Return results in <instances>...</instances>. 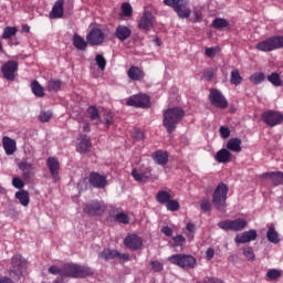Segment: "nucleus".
I'll return each instance as SVG.
<instances>
[{"label":"nucleus","instance_id":"obj_52","mask_svg":"<svg viewBox=\"0 0 283 283\" xmlns=\"http://www.w3.org/2000/svg\"><path fill=\"white\" fill-rule=\"evenodd\" d=\"M190 23H200L202 21V11H193Z\"/></svg>","mask_w":283,"mask_h":283},{"label":"nucleus","instance_id":"obj_31","mask_svg":"<svg viewBox=\"0 0 283 283\" xmlns=\"http://www.w3.org/2000/svg\"><path fill=\"white\" fill-rule=\"evenodd\" d=\"M127 74L132 81H142V78H145V73L138 66H130Z\"/></svg>","mask_w":283,"mask_h":283},{"label":"nucleus","instance_id":"obj_39","mask_svg":"<svg viewBox=\"0 0 283 283\" xmlns=\"http://www.w3.org/2000/svg\"><path fill=\"white\" fill-rule=\"evenodd\" d=\"M212 28H214L216 30H222V28H229V21H227V19L216 18L212 21Z\"/></svg>","mask_w":283,"mask_h":283},{"label":"nucleus","instance_id":"obj_64","mask_svg":"<svg viewBox=\"0 0 283 283\" xmlns=\"http://www.w3.org/2000/svg\"><path fill=\"white\" fill-rule=\"evenodd\" d=\"M187 231H189L190 233H196V224L193 223H188L186 227Z\"/></svg>","mask_w":283,"mask_h":283},{"label":"nucleus","instance_id":"obj_8","mask_svg":"<svg viewBox=\"0 0 283 283\" xmlns=\"http://www.w3.org/2000/svg\"><path fill=\"white\" fill-rule=\"evenodd\" d=\"M247 220L235 219V220H224L218 223L219 229L223 231H242L247 227Z\"/></svg>","mask_w":283,"mask_h":283},{"label":"nucleus","instance_id":"obj_30","mask_svg":"<svg viewBox=\"0 0 283 283\" xmlns=\"http://www.w3.org/2000/svg\"><path fill=\"white\" fill-rule=\"evenodd\" d=\"M214 160H217V163H230L231 161V151H229L227 148H222L220 149L216 156H214Z\"/></svg>","mask_w":283,"mask_h":283},{"label":"nucleus","instance_id":"obj_48","mask_svg":"<svg viewBox=\"0 0 283 283\" xmlns=\"http://www.w3.org/2000/svg\"><path fill=\"white\" fill-rule=\"evenodd\" d=\"M264 78V73H254L252 76H250V81L254 83V85H260V83H263Z\"/></svg>","mask_w":283,"mask_h":283},{"label":"nucleus","instance_id":"obj_15","mask_svg":"<svg viewBox=\"0 0 283 283\" xmlns=\"http://www.w3.org/2000/svg\"><path fill=\"white\" fill-rule=\"evenodd\" d=\"M88 182L92 187H95V189H105V187H107V177L98 172H91Z\"/></svg>","mask_w":283,"mask_h":283},{"label":"nucleus","instance_id":"obj_56","mask_svg":"<svg viewBox=\"0 0 283 283\" xmlns=\"http://www.w3.org/2000/svg\"><path fill=\"white\" fill-rule=\"evenodd\" d=\"M12 185L15 187V189H23V187H25V184L19 177H14L12 179Z\"/></svg>","mask_w":283,"mask_h":283},{"label":"nucleus","instance_id":"obj_43","mask_svg":"<svg viewBox=\"0 0 283 283\" xmlns=\"http://www.w3.org/2000/svg\"><path fill=\"white\" fill-rule=\"evenodd\" d=\"M95 62H96L97 67L102 72H105V67L107 66V60H105V56H103V54H97L95 56Z\"/></svg>","mask_w":283,"mask_h":283},{"label":"nucleus","instance_id":"obj_28","mask_svg":"<svg viewBox=\"0 0 283 283\" xmlns=\"http://www.w3.org/2000/svg\"><path fill=\"white\" fill-rule=\"evenodd\" d=\"M86 116L87 118H90V120L95 123V125H98L103 122V119L101 118V114L98 113V108H96V106H90L86 111Z\"/></svg>","mask_w":283,"mask_h":283},{"label":"nucleus","instance_id":"obj_46","mask_svg":"<svg viewBox=\"0 0 283 283\" xmlns=\"http://www.w3.org/2000/svg\"><path fill=\"white\" fill-rule=\"evenodd\" d=\"M17 28L15 27H7L3 30L2 39H10L17 34Z\"/></svg>","mask_w":283,"mask_h":283},{"label":"nucleus","instance_id":"obj_51","mask_svg":"<svg viewBox=\"0 0 283 283\" xmlns=\"http://www.w3.org/2000/svg\"><path fill=\"white\" fill-rule=\"evenodd\" d=\"M200 209L201 211H203L205 213H207V211H211V201H209V199H203L200 202Z\"/></svg>","mask_w":283,"mask_h":283},{"label":"nucleus","instance_id":"obj_22","mask_svg":"<svg viewBox=\"0 0 283 283\" xmlns=\"http://www.w3.org/2000/svg\"><path fill=\"white\" fill-rule=\"evenodd\" d=\"M18 167L22 171V177L24 180H30L34 176V165L24 160L21 161Z\"/></svg>","mask_w":283,"mask_h":283},{"label":"nucleus","instance_id":"obj_41","mask_svg":"<svg viewBox=\"0 0 283 283\" xmlns=\"http://www.w3.org/2000/svg\"><path fill=\"white\" fill-rule=\"evenodd\" d=\"M266 277H268V281H271V282L275 280H280V277H282V271L276 269L269 270L266 272Z\"/></svg>","mask_w":283,"mask_h":283},{"label":"nucleus","instance_id":"obj_35","mask_svg":"<svg viewBox=\"0 0 283 283\" xmlns=\"http://www.w3.org/2000/svg\"><path fill=\"white\" fill-rule=\"evenodd\" d=\"M15 198L17 200H19L22 207H28V205H30V193L25 190H20L15 192Z\"/></svg>","mask_w":283,"mask_h":283},{"label":"nucleus","instance_id":"obj_12","mask_svg":"<svg viewBox=\"0 0 283 283\" xmlns=\"http://www.w3.org/2000/svg\"><path fill=\"white\" fill-rule=\"evenodd\" d=\"M124 245L130 251H140L143 249V238L134 233L128 234L124 239Z\"/></svg>","mask_w":283,"mask_h":283},{"label":"nucleus","instance_id":"obj_55","mask_svg":"<svg viewBox=\"0 0 283 283\" xmlns=\"http://www.w3.org/2000/svg\"><path fill=\"white\" fill-rule=\"evenodd\" d=\"M243 255L248 259V260H255V253H253V248H244L243 249Z\"/></svg>","mask_w":283,"mask_h":283},{"label":"nucleus","instance_id":"obj_19","mask_svg":"<svg viewBox=\"0 0 283 283\" xmlns=\"http://www.w3.org/2000/svg\"><path fill=\"white\" fill-rule=\"evenodd\" d=\"M262 178L271 180L273 187H280V185H283V171L263 172Z\"/></svg>","mask_w":283,"mask_h":283},{"label":"nucleus","instance_id":"obj_47","mask_svg":"<svg viewBox=\"0 0 283 283\" xmlns=\"http://www.w3.org/2000/svg\"><path fill=\"white\" fill-rule=\"evenodd\" d=\"M165 206L168 211H178L180 209V203L176 199H170Z\"/></svg>","mask_w":283,"mask_h":283},{"label":"nucleus","instance_id":"obj_10","mask_svg":"<svg viewBox=\"0 0 283 283\" xmlns=\"http://www.w3.org/2000/svg\"><path fill=\"white\" fill-rule=\"evenodd\" d=\"M151 99L146 94H138L129 97L127 99V105L130 107H142V109H147L150 107Z\"/></svg>","mask_w":283,"mask_h":283},{"label":"nucleus","instance_id":"obj_44","mask_svg":"<svg viewBox=\"0 0 283 283\" xmlns=\"http://www.w3.org/2000/svg\"><path fill=\"white\" fill-rule=\"evenodd\" d=\"M268 81L272 83L275 87L282 86V80L280 78V74L272 73L268 76Z\"/></svg>","mask_w":283,"mask_h":283},{"label":"nucleus","instance_id":"obj_7","mask_svg":"<svg viewBox=\"0 0 283 283\" xmlns=\"http://www.w3.org/2000/svg\"><path fill=\"white\" fill-rule=\"evenodd\" d=\"M283 48V35L270 36L255 45L259 52H273L274 50H282Z\"/></svg>","mask_w":283,"mask_h":283},{"label":"nucleus","instance_id":"obj_61","mask_svg":"<svg viewBox=\"0 0 283 283\" xmlns=\"http://www.w3.org/2000/svg\"><path fill=\"white\" fill-rule=\"evenodd\" d=\"M213 255H216V251L213 250V248H209L206 251V258L207 260H213Z\"/></svg>","mask_w":283,"mask_h":283},{"label":"nucleus","instance_id":"obj_4","mask_svg":"<svg viewBox=\"0 0 283 283\" xmlns=\"http://www.w3.org/2000/svg\"><path fill=\"white\" fill-rule=\"evenodd\" d=\"M168 262L175 266H179V269H184V271H189L198 266V261H196L193 255L185 253L172 254L168 258Z\"/></svg>","mask_w":283,"mask_h":283},{"label":"nucleus","instance_id":"obj_57","mask_svg":"<svg viewBox=\"0 0 283 283\" xmlns=\"http://www.w3.org/2000/svg\"><path fill=\"white\" fill-rule=\"evenodd\" d=\"M219 132L221 134V137L223 138H229L231 136V130L229 129V127L221 126Z\"/></svg>","mask_w":283,"mask_h":283},{"label":"nucleus","instance_id":"obj_17","mask_svg":"<svg viewBox=\"0 0 283 283\" xmlns=\"http://www.w3.org/2000/svg\"><path fill=\"white\" fill-rule=\"evenodd\" d=\"M84 213L88 216H101V213H105V207L98 201H91L85 205Z\"/></svg>","mask_w":283,"mask_h":283},{"label":"nucleus","instance_id":"obj_16","mask_svg":"<svg viewBox=\"0 0 283 283\" xmlns=\"http://www.w3.org/2000/svg\"><path fill=\"white\" fill-rule=\"evenodd\" d=\"M46 167L54 180H59V171H61V164L59 163V159L56 157H49L46 159Z\"/></svg>","mask_w":283,"mask_h":283},{"label":"nucleus","instance_id":"obj_20","mask_svg":"<svg viewBox=\"0 0 283 283\" xmlns=\"http://www.w3.org/2000/svg\"><path fill=\"white\" fill-rule=\"evenodd\" d=\"M138 28L139 30H151V28H154V15L151 14V12H144L138 23Z\"/></svg>","mask_w":283,"mask_h":283},{"label":"nucleus","instance_id":"obj_25","mask_svg":"<svg viewBox=\"0 0 283 283\" xmlns=\"http://www.w3.org/2000/svg\"><path fill=\"white\" fill-rule=\"evenodd\" d=\"M2 145L7 156H12L17 151V142L8 136L2 138Z\"/></svg>","mask_w":283,"mask_h":283},{"label":"nucleus","instance_id":"obj_59","mask_svg":"<svg viewBox=\"0 0 283 283\" xmlns=\"http://www.w3.org/2000/svg\"><path fill=\"white\" fill-rule=\"evenodd\" d=\"M161 233H165L167 238H171L174 235V230H171V228L168 226H165L161 228Z\"/></svg>","mask_w":283,"mask_h":283},{"label":"nucleus","instance_id":"obj_6","mask_svg":"<svg viewBox=\"0 0 283 283\" xmlns=\"http://www.w3.org/2000/svg\"><path fill=\"white\" fill-rule=\"evenodd\" d=\"M165 6H169L175 10L179 19H189L191 17V8H189V0H164Z\"/></svg>","mask_w":283,"mask_h":283},{"label":"nucleus","instance_id":"obj_38","mask_svg":"<svg viewBox=\"0 0 283 283\" xmlns=\"http://www.w3.org/2000/svg\"><path fill=\"white\" fill-rule=\"evenodd\" d=\"M62 85L61 80H51L48 82L46 90L48 92H60Z\"/></svg>","mask_w":283,"mask_h":283},{"label":"nucleus","instance_id":"obj_18","mask_svg":"<svg viewBox=\"0 0 283 283\" xmlns=\"http://www.w3.org/2000/svg\"><path fill=\"white\" fill-rule=\"evenodd\" d=\"M253 240H258V231L249 230L238 234L234 239V242L237 244H247V242H253Z\"/></svg>","mask_w":283,"mask_h":283},{"label":"nucleus","instance_id":"obj_37","mask_svg":"<svg viewBox=\"0 0 283 283\" xmlns=\"http://www.w3.org/2000/svg\"><path fill=\"white\" fill-rule=\"evenodd\" d=\"M31 91L33 92L34 96H38V98H43L45 96V93L43 92V86L38 81H33L31 83Z\"/></svg>","mask_w":283,"mask_h":283},{"label":"nucleus","instance_id":"obj_1","mask_svg":"<svg viewBox=\"0 0 283 283\" xmlns=\"http://www.w3.org/2000/svg\"><path fill=\"white\" fill-rule=\"evenodd\" d=\"M48 272L51 275H60L53 283H65V277L83 280L94 275V270H92V268L76 263H66L62 268H59V265H51Z\"/></svg>","mask_w":283,"mask_h":283},{"label":"nucleus","instance_id":"obj_14","mask_svg":"<svg viewBox=\"0 0 283 283\" xmlns=\"http://www.w3.org/2000/svg\"><path fill=\"white\" fill-rule=\"evenodd\" d=\"M19 70L17 61H8L1 67V72L7 81H14V73Z\"/></svg>","mask_w":283,"mask_h":283},{"label":"nucleus","instance_id":"obj_29","mask_svg":"<svg viewBox=\"0 0 283 283\" xmlns=\"http://www.w3.org/2000/svg\"><path fill=\"white\" fill-rule=\"evenodd\" d=\"M227 149L234 151V154H240V151H242V139L231 138L227 143Z\"/></svg>","mask_w":283,"mask_h":283},{"label":"nucleus","instance_id":"obj_45","mask_svg":"<svg viewBox=\"0 0 283 283\" xmlns=\"http://www.w3.org/2000/svg\"><path fill=\"white\" fill-rule=\"evenodd\" d=\"M134 14V9L129 2L122 3V15L123 17H132Z\"/></svg>","mask_w":283,"mask_h":283},{"label":"nucleus","instance_id":"obj_5","mask_svg":"<svg viewBox=\"0 0 283 283\" xmlns=\"http://www.w3.org/2000/svg\"><path fill=\"white\" fill-rule=\"evenodd\" d=\"M25 259L21 256V254H15L11 259V268L9 270V277L14 282H19L21 277H23V273H25Z\"/></svg>","mask_w":283,"mask_h":283},{"label":"nucleus","instance_id":"obj_54","mask_svg":"<svg viewBox=\"0 0 283 283\" xmlns=\"http://www.w3.org/2000/svg\"><path fill=\"white\" fill-rule=\"evenodd\" d=\"M174 247H182L185 244L186 239L182 234L176 235L172 238Z\"/></svg>","mask_w":283,"mask_h":283},{"label":"nucleus","instance_id":"obj_34","mask_svg":"<svg viewBox=\"0 0 283 283\" xmlns=\"http://www.w3.org/2000/svg\"><path fill=\"white\" fill-rule=\"evenodd\" d=\"M73 45L76 50H81L82 52L87 50V42L85 39L78 34H74L73 36Z\"/></svg>","mask_w":283,"mask_h":283},{"label":"nucleus","instance_id":"obj_13","mask_svg":"<svg viewBox=\"0 0 283 283\" xmlns=\"http://www.w3.org/2000/svg\"><path fill=\"white\" fill-rule=\"evenodd\" d=\"M86 41L90 45H103L105 42V33L101 29H93L87 35Z\"/></svg>","mask_w":283,"mask_h":283},{"label":"nucleus","instance_id":"obj_27","mask_svg":"<svg viewBox=\"0 0 283 283\" xmlns=\"http://www.w3.org/2000/svg\"><path fill=\"white\" fill-rule=\"evenodd\" d=\"M63 0H57L54 3L52 11L50 12L51 19H63Z\"/></svg>","mask_w":283,"mask_h":283},{"label":"nucleus","instance_id":"obj_24","mask_svg":"<svg viewBox=\"0 0 283 283\" xmlns=\"http://www.w3.org/2000/svg\"><path fill=\"white\" fill-rule=\"evenodd\" d=\"M92 149V139L87 135L81 136L80 143L76 146V150L80 154H87Z\"/></svg>","mask_w":283,"mask_h":283},{"label":"nucleus","instance_id":"obj_60","mask_svg":"<svg viewBox=\"0 0 283 283\" xmlns=\"http://www.w3.org/2000/svg\"><path fill=\"white\" fill-rule=\"evenodd\" d=\"M203 76H205V78H208V81H211V78H213V76H214L213 69L206 70L203 72Z\"/></svg>","mask_w":283,"mask_h":283},{"label":"nucleus","instance_id":"obj_42","mask_svg":"<svg viewBox=\"0 0 283 283\" xmlns=\"http://www.w3.org/2000/svg\"><path fill=\"white\" fill-rule=\"evenodd\" d=\"M106 127H109L112 123H114V114H112L109 111H104L102 122Z\"/></svg>","mask_w":283,"mask_h":283},{"label":"nucleus","instance_id":"obj_36","mask_svg":"<svg viewBox=\"0 0 283 283\" xmlns=\"http://www.w3.org/2000/svg\"><path fill=\"white\" fill-rule=\"evenodd\" d=\"M171 199V195L166 190H159L156 195V201L159 205H166Z\"/></svg>","mask_w":283,"mask_h":283},{"label":"nucleus","instance_id":"obj_2","mask_svg":"<svg viewBox=\"0 0 283 283\" xmlns=\"http://www.w3.org/2000/svg\"><path fill=\"white\" fill-rule=\"evenodd\" d=\"M182 118H185V111L180 107H172L165 111L164 127H166L168 134H172L176 130V126Z\"/></svg>","mask_w":283,"mask_h":283},{"label":"nucleus","instance_id":"obj_23","mask_svg":"<svg viewBox=\"0 0 283 283\" xmlns=\"http://www.w3.org/2000/svg\"><path fill=\"white\" fill-rule=\"evenodd\" d=\"M151 157L160 167H165L167 163H169V153H167V150H156L153 153Z\"/></svg>","mask_w":283,"mask_h":283},{"label":"nucleus","instance_id":"obj_49","mask_svg":"<svg viewBox=\"0 0 283 283\" xmlns=\"http://www.w3.org/2000/svg\"><path fill=\"white\" fill-rule=\"evenodd\" d=\"M116 222H120V224H129V217L125 212H119L115 216Z\"/></svg>","mask_w":283,"mask_h":283},{"label":"nucleus","instance_id":"obj_53","mask_svg":"<svg viewBox=\"0 0 283 283\" xmlns=\"http://www.w3.org/2000/svg\"><path fill=\"white\" fill-rule=\"evenodd\" d=\"M39 118L41 123H48L52 118V112H41Z\"/></svg>","mask_w":283,"mask_h":283},{"label":"nucleus","instance_id":"obj_3","mask_svg":"<svg viewBox=\"0 0 283 283\" xmlns=\"http://www.w3.org/2000/svg\"><path fill=\"white\" fill-rule=\"evenodd\" d=\"M229 193V187L227 184L221 182L217 186L212 195V205L221 213L227 212V196Z\"/></svg>","mask_w":283,"mask_h":283},{"label":"nucleus","instance_id":"obj_58","mask_svg":"<svg viewBox=\"0 0 283 283\" xmlns=\"http://www.w3.org/2000/svg\"><path fill=\"white\" fill-rule=\"evenodd\" d=\"M217 54L216 48H206V56L213 59Z\"/></svg>","mask_w":283,"mask_h":283},{"label":"nucleus","instance_id":"obj_11","mask_svg":"<svg viewBox=\"0 0 283 283\" xmlns=\"http://www.w3.org/2000/svg\"><path fill=\"white\" fill-rule=\"evenodd\" d=\"M262 119L265 125L270 127H275L276 125H282L283 114L276 111H266L262 114Z\"/></svg>","mask_w":283,"mask_h":283},{"label":"nucleus","instance_id":"obj_63","mask_svg":"<svg viewBox=\"0 0 283 283\" xmlns=\"http://www.w3.org/2000/svg\"><path fill=\"white\" fill-rule=\"evenodd\" d=\"M117 258L119 260H122L123 262H127V261H129V253H123V254L119 253V255H117Z\"/></svg>","mask_w":283,"mask_h":283},{"label":"nucleus","instance_id":"obj_9","mask_svg":"<svg viewBox=\"0 0 283 283\" xmlns=\"http://www.w3.org/2000/svg\"><path fill=\"white\" fill-rule=\"evenodd\" d=\"M209 101L211 105L218 107L219 109H227L229 107V102L227 97L219 90H210Z\"/></svg>","mask_w":283,"mask_h":283},{"label":"nucleus","instance_id":"obj_21","mask_svg":"<svg viewBox=\"0 0 283 283\" xmlns=\"http://www.w3.org/2000/svg\"><path fill=\"white\" fill-rule=\"evenodd\" d=\"M132 176L137 182H147V180L151 178V170L149 168H146L145 170L134 168L132 170Z\"/></svg>","mask_w":283,"mask_h":283},{"label":"nucleus","instance_id":"obj_33","mask_svg":"<svg viewBox=\"0 0 283 283\" xmlns=\"http://www.w3.org/2000/svg\"><path fill=\"white\" fill-rule=\"evenodd\" d=\"M99 258H102V260H114L116 258H118V255H120V252H118L117 250H112V249H104L102 252H99Z\"/></svg>","mask_w":283,"mask_h":283},{"label":"nucleus","instance_id":"obj_40","mask_svg":"<svg viewBox=\"0 0 283 283\" xmlns=\"http://www.w3.org/2000/svg\"><path fill=\"white\" fill-rule=\"evenodd\" d=\"M230 83L232 85H241L242 84V77L240 76L239 70L231 71Z\"/></svg>","mask_w":283,"mask_h":283},{"label":"nucleus","instance_id":"obj_50","mask_svg":"<svg viewBox=\"0 0 283 283\" xmlns=\"http://www.w3.org/2000/svg\"><path fill=\"white\" fill-rule=\"evenodd\" d=\"M150 266H151V271H154V273H160V271H163V269H165V265H163V263H160V261H150Z\"/></svg>","mask_w":283,"mask_h":283},{"label":"nucleus","instance_id":"obj_32","mask_svg":"<svg viewBox=\"0 0 283 283\" xmlns=\"http://www.w3.org/2000/svg\"><path fill=\"white\" fill-rule=\"evenodd\" d=\"M266 238L269 242H272V244H279L280 242V234L277 233V230H275V226L273 223L269 226Z\"/></svg>","mask_w":283,"mask_h":283},{"label":"nucleus","instance_id":"obj_62","mask_svg":"<svg viewBox=\"0 0 283 283\" xmlns=\"http://www.w3.org/2000/svg\"><path fill=\"white\" fill-rule=\"evenodd\" d=\"M0 283H14V280L10 276H2L0 277Z\"/></svg>","mask_w":283,"mask_h":283},{"label":"nucleus","instance_id":"obj_26","mask_svg":"<svg viewBox=\"0 0 283 283\" xmlns=\"http://www.w3.org/2000/svg\"><path fill=\"white\" fill-rule=\"evenodd\" d=\"M115 36L118 41H127L132 36V29L125 25H118L115 30Z\"/></svg>","mask_w":283,"mask_h":283}]
</instances>
